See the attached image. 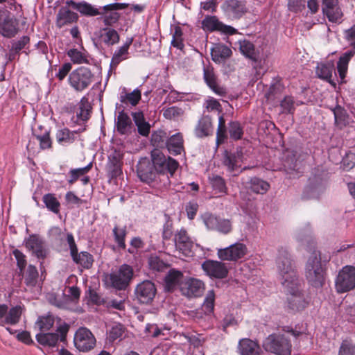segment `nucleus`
<instances>
[{"label":"nucleus","instance_id":"53","mask_svg":"<svg viewBox=\"0 0 355 355\" xmlns=\"http://www.w3.org/2000/svg\"><path fill=\"white\" fill-rule=\"evenodd\" d=\"M228 132L233 140H239L243 135V128L239 121H231L228 123Z\"/></svg>","mask_w":355,"mask_h":355},{"label":"nucleus","instance_id":"11","mask_svg":"<svg viewBox=\"0 0 355 355\" xmlns=\"http://www.w3.org/2000/svg\"><path fill=\"white\" fill-rule=\"evenodd\" d=\"M327 178L320 175L310 178L309 184L304 189L303 198L306 199L320 198L327 188Z\"/></svg>","mask_w":355,"mask_h":355},{"label":"nucleus","instance_id":"61","mask_svg":"<svg viewBox=\"0 0 355 355\" xmlns=\"http://www.w3.org/2000/svg\"><path fill=\"white\" fill-rule=\"evenodd\" d=\"M214 302L215 293L214 290H210L207 293L202 304V309L207 314H209L214 311Z\"/></svg>","mask_w":355,"mask_h":355},{"label":"nucleus","instance_id":"7","mask_svg":"<svg viewBox=\"0 0 355 355\" xmlns=\"http://www.w3.org/2000/svg\"><path fill=\"white\" fill-rule=\"evenodd\" d=\"M284 291L287 293L288 309L291 312L300 311L304 309L308 305L304 293L300 288V282H295L288 285V286H283Z\"/></svg>","mask_w":355,"mask_h":355},{"label":"nucleus","instance_id":"17","mask_svg":"<svg viewBox=\"0 0 355 355\" xmlns=\"http://www.w3.org/2000/svg\"><path fill=\"white\" fill-rule=\"evenodd\" d=\"M221 8L225 15L231 19H239L248 11L245 1L241 0H226Z\"/></svg>","mask_w":355,"mask_h":355},{"label":"nucleus","instance_id":"14","mask_svg":"<svg viewBox=\"0 0 355 355\" xmlns=\"http://www.w3.org/2000/svg\"><path fill=\"white\" fill-rule=\"evenodd\" d=\"M73 341L76 347L82 352L91 350L96 345L95 337L85 327H81L76 332Z\"/></svg>","mask_w":355,"mask_h":355},{"label":"nucleus","instance_id":"44","mask_svg":"<svg viewBox=\"0 0 355 355\" xmlns=\"http://www.w3.org/2000/svg\"><path fill=\"white\" fill-rule=\"evenodd\" d=\"M250 188L254 193L263 195L268 191L270 188V184L268 182L262 179L252 178L250 180Z\"/></svg>","mask_w":355,"mask_h":355},{"label":"nucleus","instance_id":"1","mask_svg":"<svg viewBox=\"0 0 355 355\" xmlns=\"http://www.w3.org/2000/svg\"><path fill=\"white\" fill-rule=\"evenodd\" d=\"M276 265L282 286L300 282L292 257L286 248L278 250Z\"/></svg>","mask_w":355,"mask_h":355},{"label":"nucleus","instance_id":"30","mask_svg":"<svg viewBox=\"0 0 355 355\" xmlns=\"http://www.w3.org/2000/svg\"><path fill=\"white\" fill-rule=\"evenodd\" d=\"M22 276L26 286L29 288H33L37 286H40L39 282V272L37 268L29 264L28 267L22 271Z\"/></svg>","mask_w":355,"mask_h":355},{"label":"nucleus","instance_id":"56","mask_svg":"<svg viewBox=\"0 0 355 355\" xmlns=\"http://www.w3.org/2000/svg\"><path fill=\"white\" fill-rule=\"evenodd\" d=\"M67 55L73 64H88L89 60L85 53H82L76 49H71L67 51Z\"/></svg>","mask_w":355,"mask_h":355},{"label":"nucleus","instance_id":"13","mask_svg":"<svg viewBox=\"0 0 355 355\" xmlns=\"http://www.w3.org/2000/svg\"><path fill=\"white\" fill-rule=\"evenodd\" d=\"M202 220L209 230L216 231L222 234H228L232 230V222L229 219L216 216L211 214L202 216Z\"/></svg>","mask_w":355,"mask_h":355},{"label":"nucleus","instance_id":"43","mask_svg":"<svg viewBox=\"0 0 355 355\" xmlns=\"http://www.w3.org/2000/svg\"><path fill=\"white\" fill-rule=\"evenodd\" d=\"M101 37L104 44L107 46H113L119 43L120 37L117 31L113 28H104Z\"/></svg>","mask_w":355,"mask_h":355},{"label":"nucleus","instance_id":"20","mask_svg":"<svg viewBox=\"0 0 355 355\" xmlns=\"http://www.w3.org/2000/svg\"><path fill=\"white\" fill-rule=\"evenodd\" d=\"M26 248L38 259H44L47 255L44 241L37 235L32 234L26 241Z\"/></svg>","mask_w":355,"mask_h":355},{"label":"nucleus","instance_id":"39","mask_svg":"<svg viewBox=\"0 0 355 355\" xmlns=\"http://www.w3.org/2000/svg\"><path fill=\"white\" fill-rule=\"evenodd\" d=\"M334 71V63L332 62H327L318 64L316 67L315 72L319 78L331 83V78Z\"/></svg>","mask_w":355,"mask_h":355},{"label":"nucleus","instance_id":"3","mask_svg":"<svg viewBox=\"0 0 355 355\" xmlns=\"http://www.w3.org/2000/svg\"><path fill=\"white\" fill-rule=\"evenodd\" d=\"M137 173L140 180L152 187H167L171 184L168 177H159L155 170L153 162L147 158H142L137 166Z\"/></svg>","mask_w":355,"mask_h":355},{"label":"nucleus","instance_id":"40","mask_svg":"<svg viewBox=\"0 0 355 355\" xmlns=\"http://www.w3.org/2000/svg\"><path fill=\"white\" fill-rule=\"evenodd\" d=\"M141 98V91L139 89H135L132 92H125V88H123L120 96V101L125 105H131L135 106L138 104Z\"/></svg>","mask_w":355,"mask_h":355},{"label":"nucleus","instance_id":"19","mask_svg":"<svg viewBox=\"0 0 355 355\" xmlns=\"http://www.w3.org/2000/svg\"><path fill=\"white\" fill-rule=\"evenodd\" d=\"M174 243L175 249L186 257L192 256L193 243L189 237L187 231L181 229L175 234Z\"/></svg>","mask_w":355,"mask_h":355},{"label":"nucleus","instance_id":"59","mask_svg":"<svg viewBox=\"0 0 355 355\" xmlns=\"http://www.w3.org/2000/svg\"><path fill=\"white\" fill-rule=\"evenodd\" d=\"M78 110L79 111L76 112L77 119L83 121H87L89 118L91 106L89 105L87 100H81Z\"/></svg>","mask_w":355,"mask_h":355},{"label":"nucleus","instance_id":"41","mask_svg":"<svg viewBox=\"0 0 355 355\" xmlns=\"http://www.w3.org/2000/svg\"><path fill=\"white\" fill-rule=\"evenodd\" d=\"M355 50L347 51L345 52L339 58L337 62V69L341 79L345 78L347 71V66L350 59L354 55Z\"/></svg>","mask_w":355,"mask_h":355},{"label":"nucleus","instance_id":"2","mask_svg":"<svg viewBox=\"0 0 355 355\" xmlns=\"http://www.w3.org/2000/svg\"><path fill=\"white\" fill-rule=\"evenodd\" d=\"M305 277L313 287L319 288L325 282V270L322 263L320 252L314 250L308 258L305 266Z\"/></svg>","mask_w":355,"mask_h":355},{"label":"nucleus","instance_id":"35","mask_svg":"<svg viewBox=\"0 0 355 355\" xmlns=\"http://www.w3.org/2000/svg\"><path fill=\"white\" fill-rule=\"evenodd\" d=\"M283 161V166L288 174H293L299 171L296 153L293 150H286Z\"/></svg>","mask_w":355,"mask_h":355},{"label":"nucleus","instance_id":"4","mask_svg":"<svg viewBox=\"0 0 355 355\" xmlns=\"http://www.w3.org/2000/svg\"><path fill=\"white\" fill-rule=\"evenodd\" d=\"M152 162L159 177H173L179 167V163L171 157H166L157 149L151 152Z\"/></svg>","mask_w":355,"mask_h":355},{"label":"nucleus","instance_id":"5","mask_svg":"<svg viewBox=\"0 0 355 355\" xmlns=\"http://www.w3.org/2000/svg\"><path fill=\"white\" fill-rule=\"evenodd\" d=\"M263 349L276 355H291L292 344L291 340L281 333L269 335L263 342Z\"/></svg>","mask_w":355,"mask_h":355},{"label":"nucleus","instance_id":"18","mask_svg":"<svg viewBox=\"0 0 355 355\" xmlns=\"http://www.w3.org/2000/svg\"><path fill=\"white\" fill-rule=\"evenodd\" d=\"M203 271L211 278L223 279L228 275L226 265L218 261L206 260L202 263Z\"/></svg>","mask_w":355,"mask_h":355},{"label":"nucleus","instance_id":"48","mask_svg":"<svg viewBox=\"0 0 355 355\" xmlns=\"http://www.w3.org/2000/svg\"><path fill=\"white\" fill-rule=\"evenodd\" d=\"M76 132H71L68 128L60 129L56 132V139L59 144H71L76 139Z\"/></svg>","mask_w":355,"mask_h":355},{"label":"nucleus","instance_id":"10","mask_svg":"<svg viewBox=\"0 0 355 355\" xmlns=\"http://www.w3.org/2000/svg\"><path fill=\"white\" fill-rule=\"evenodd\" d=\"M157 293L155 284L150 280L138 284L134 291L135 300L141 304H150Z\"/></svg>","mask_w":355,"mask_h":355},{"label":"nucleus","instance_id":"9","mask_svg":"<svg viewBox=\"0 0 355 355\" xmlns=\"http://www.w3.org/2000/svg\"><path fill=\"white\" fill-rule=\"evenodd\" d=\"M134 275L132 268L128 264L121 265L117 271L109 275L111 286L118 290H125L130 284Z\"/></svg>","mask_w":355,"mask_h":355},{"label":"nucleus","instance_id":"23","mask_svg":"<svg viewBox=\"0 0 355 355\" xmlns=\"http://www.w3.org/2000/svg\"><path fill=\"white\" fill-rule=\"evenodd\" d=\"M123 155L114 150L108 157L107 171L111 178H116L122 174Z\"/></svg>","mask_w":355,"mask_h":355},{"label":"nucleus","instance_id":"6","mask_svg":"<svg viewBox=\"0 0 355 355\" xmlns=\"http://www.w3.org/2000/svg\"><path fill=\"white\" fill-rule=\"evenodd\" d=\"M94 80V75L86 67H79L73 70L69 76L68 81L69 85L78 92L87 89Z\"/></svg>","mask_w":355,"mask_h":355},{"label":"nucleus","instance_id":"28","mask_svg":"<svg viewBox=\"0 0 355 355\" xmlns=\"http://www.w3.org/2000/svg\"><path fill=\"white\" fill-rule=\"evenodd\" d=\"M165 148L173 156L180 155L184 152V139L182 133L178 132L171 137H168Z\"/></svg>","mask_w":355,"mask_h":355},{"label":"nucleus","instance_id":"57","mask_svg":"<svg viewBox=\"0 0 355 355\" xmlns=\"http://www.w3.org/2000/svg\"><path fill=\"white\" fill-rule=\"evenodd\" d=\"M34 136L40 143V147L42 150H46L51 148L52 141L50 137V131L44 130L42 133H34Z\"/></svg>","mask_w":355,"mask_h":355},{"label":"nucleus","instance_id":"31","mask_svg":"<svg viewBox=\"0 0 355 355\" xmlns=\"http://www.w3.org/2000/svg\"><path fill=\"white\" fill-rule=\"evenodd\" d=\"M239 349L241 355H261L259 344L250 339L243 338L239 343Z\"/></svg>","mask_w":355,"mask_h":355},{"label":"nucleus","instance_id":"33","mask_svg":"<svg viewBox=\"0 0 355 355\" xmlns=\"http://www.w3.org/2000/svg\"><path fill=\"white\" fill-rule=\"evenodd\" d=\"M134 123L137 127L139 135L142 136H148L150 132V125L144 118L142 111L132 112L131 114Z\"/></svg>","mask_w":355,"mask_h":355},{"label":"nucleus","instance_id":"52","mask_svg":"<svg viewBox=\"0 0 355 355\" xmlns=\"http://www.w3.org/2000/svg\"><path fill=\"white\" fill-rule=\"evenodd\" d=\"M42 200L49 211L54 214L60 212V203L53 194H45L42 198Z\"/></svg>","mask_w":355,"mask_h":355},{"label":"nucleus","instance_id":"21","mask_svg":"<svg viewBox=\"0 0 355 355\" xmlns=\"http://www.w3.org/2000/svg\"><path fill=\"white\" fill-rule=\"evenodd\" d=\"M125 7V4L119 3H114L104 6L103 7L104 12H102V15H104V24L107 26H111L116 23L120 17L117 10L124 9Z\"/></svg>","mask_w":355,"mask_h":355},{"label":"nucleus","instance_id":"34","mask_svg":"<svg viewBox=\"0 0 355 355\" xmlns=\"http://www.w3.org/2000/svg\"><path fill=\"white\" fill-rule=\"evenodd\" d=\"M213 133L211 120L208 116H203L199 121L195 128V134L198 137H204Z\"/></svg>","mask_w":355,"mask_h":355},{"label":"nucleus","instance_id":"60","mask_svg":"<svg viewBox=\"0 0 355 355\" xmlns=\"http://www.w3.org/2000/svg\"><path fill=\"white\" fill-rule=\"evenodd\" d=\"M227 129L225 126V120L223 116H220L218 119V125L216 132V144L219 146L223 144L227 138Z\"/></svg>","mask_w":355,"mask_h":355},{"label":"nucleus","instance_id":"58","mask_svg":"<svg viewBox=\"0 0 355 355\" xmlns=\"http://www.w3.org/2000/svg\"><path fill=\"white\" fill-rule=\"evenodd\" d=\"M128 54V50L121 46L114 53L111 60L110 67L116 68L121 62L127 59Z\"/></svg>","mask_w":355,"mask_h":355},{"label":"nucleus","instance_id":"12","mask_svg":"<svg viewBox=\"0 0 355 355\" xmlns=\"http://www.w3.org/2000/svg\"><path fill=\"white\" fill-rule=\"evenodd\" d=\"M355 288V267L346 266L339 272L336 279L338 293L348 292Z\"/></svg>","mask_w":355,"mask_h":355},{"label":"nucleus","instance_id":"15","mask_svg":"<svg viewBox=\"0 0 355 355\" xmlns=\"http://www.w3.org/2000/svg\"><path fill=\"white\" fill-rule=\"evenodd\" d=\"M321 9L324 16L327 17L330 22L341 23L343 12L338 0H322Z\"/></svg>","mask_w":355,"mask_h":355},{"label":"nucleus","instance_id":"64","mask_svg":"<svg viewBox=\"0 0 355 355\" xmlns=\"http://www.w3.org/2000/svg\"><path fill=\"white\" fill-rule=\"evenodd\" d=\"M338 355H355V345L343 340L339 349Z\"/></svg>","mask_w":355,"mask_h":355},{"label":"nucleus","instance_id":"8","mask_svg":"<svg viewBox=\"0 0 355 355\" xmlns=\"http://www.w3.org/2000/svg\"><path fill=\"white\" fill-rule=\"evenodd\" d=\"M69 330V325L64 322L57 327L55 333L40 332L37 334L36 340L42 346L55 347L59 340L64 343L66 342Z\"/></svg>","mask_w":355,"mask_h":355},{"label":"nucleus","instance_id":"22","mask_svg":"<svg viewBox=\"0 0 355 355\" xmlns=\"http://www.w3.org/2000/svg\"><path fill=\"white\" fill-rule=\"evenodd\" d=\"M203 76L205 82L216 94L221 96H225L226 89L218 84L217 76L212 67L204 68Z\"/></svg>","mask_w":355,"mask_h":355},{"label":"nucleus","instance_id":"47","mask_svg":"<svg viewBox=\"0 0 355 355\" xmlns=\"http://www.w3.org/2000/svg\"><path fill=\"white\" fill-rule=\"evenodd\" d=\"M202 28L204 31L213 32L219 31L222 22L216 16H206L202 21Z\"/></svg>","mask_w":355,"mask_h":355},{"label":"nucleus","instance_id":"36","mask_svg":"<svg viewBox=\"0 0 355 355\" xmlns=\"http://www.w3.org/2000/svg\"><path fill=\"white\" fill-rule=\"evenodd\" d=\"M239 44L240 51L243 55L252 61H257L259 52L256 50L252 42L248 40H243L239 41Z\"/></svg>","mask_w":355,"mask_h":355},{"label":"nucleus","instance_id":"26","mask_svg":"<svg viewBox=\"0 0 355 355\" xmlns=\"http://www.w3.org/2000/svg\"><path fill=\"white\" fill-rule=\"evenodd\" d=\"M66 5L69 7H71L78 11L81 15L87 17H94L103 14L99 9L94 7L92 4L85 1L75 2L73 0H68L66 1Z\"/></svg>","mask_w":355,"mask_h":355},{"label":"nucleus","instance_id":"16","mask_svg":"<svg viewBox=\"0 0 355 355\" xmlns=\"http://www.w3.org/2000/svg\"><path fill=\"white\" fill-rule=\"evenodd\" d=\"M247 253L245 245L241 243H236L229 247L219 249L217 255L223 261H237L244 257Z\"/></svg>","mask_w":355,"mask_h":355},{"label":"nucleus","instance_id":"42","mask_svg":"<svg viewBox=\"0 0 355 355\" xmlns=\"http://www.w3.org/2000/svg\"><path fill=\"white\" fill-rule=\"evenodd\" d=\"M17 32L16 21L6 18L2 22H0V33L5 37H13Z\"/></svg>","mask_w":355,"mask_h":355},{"label":"nucleus","instance_id":"45","mask_svg":"<svg viewBox=\"0 0 355 355\" xmlns=\"http://www.w3.org/2000/svg\"><path fill=\"white\" fill-rule=\"evenodd\" d=\"M21 313L22 311L20 306H16L11 308L9 311L8 310V313L3 320V325L6 324L14 325L18 323L20 320Z\"/></svg>","mask_w":355,"mask_h":355},{"label":"nucleus","instance_id":"54","mask_svg":"<svg viewBox=\"0 0 355 355\" xmlns=\"http://www.w3.org/2000/svg\"><path fill=\"white\" fill-rule=\"evenodd\" d=\"M162 111L164 118L173 121L179 120L184 113V111L178 106H171L167 108H164Z\"/></svg>","mask_w":355,"mask_h":355},{"label":"nucleus","instance_id":"24","mask_svg":"<svg viewBox=\"0 0 355 355\" xmlns=\"http://www.w3.org/2000/svg\"><path fill=\"white\" fill-rule=\"evenodd\" d=\"M243 153L241 148H237L234 152L225 150L223 154V164L231 172L236 171L241 166L243 162Z\"/></svg>","mask_w":355,"mask_h":355},{"label":"nucleus","instance_id":"50","mask_svg":"<svg viewBox=\"0 0 355 355\" xmlns=\"http://www.w3.org/2000/svg\"><path fill=\"white\" fill-rule=\"evenodd\" d=\"M168 135L164 130H158L151 135V143L156 148H164L167 144Z\"/></svg>","mask_w":355,"mask_h":355},{"label":"nucleus","instance_id":"55","mask_svg":"<svg viewBox=\"0 0 355 355\" xmlns=\"http://www.w3.org/2000/svg\"><path fill=\"white\" fill-rule=\"evenodd\" d=\"M92 167V163L90 162L86 166L78 168H73L69 171V179H68V182L70 184H73L80 176L84 175L87 173Z\"/></svg>","mask_w":355,"mask_h":355},{"label":"nucleus","instance_id":"38","mask_svg":"<svg viewBox=\"0 0 355 355\" xmlns=\"http://www.w3.org/2000/svg\"><path fill=\"white\" fill-rule=\"evenodd\" d=\"M183 277L182 273L175 269L168 271L164 278L165 288L168 291H172L180 284Z\"/></svg>","mask_w":355,"mask_h":355},{"label":"nucleus","instance_id":"32","mask_svg":"<svg viewBox=\"0 0 355 355\" xmlns=\"http://www.w3.org/2000/svg\"><path fill=\"white\" fill-rule=\"evenodd\" d=\"M115 126L120 135H126L132 128V123L129 116L124 112V110L119 112L117 119L115 121Z\"/></svg>","mask_w":355,"mask_h":355},{"label":"nucleus","instance_id":"62","mask_svg":"<svg viewBox=\"0 0 355 355\" xmlns=\"http://www.w3.org/2000/svg\"><path fill=\"white\" fill-rule=\"evenodd\" d=\"M213 189L218 193H226L227 187L225 180L218 175H215L210 179Z\"/></svg>","mask_w":355,"mask_h":355},{"label":"nucleus","instance_id":"29","mask_svg":"<svg viewBox=\"0 0 355 355\" xmlns=\"http://www.w3.org/2000/svg\"><path fill=\"white\" fill-rule=\"evenodd\" d=\"M232 51L230 47L222 43L215 44L211 49V55L214 62L222 63L231 57Z\"/></svg>","mask_w":355,"mask_h":355},{"label":"nucleus","instance_id":"27","mask_svg":"<svg viewBox=\"0 0 355 355\" xmlns=\"http://www.w3.org/2000/svg\"><path fill=\"white\" fill-rule=\"evenodd\" d=\"M67 6L66 5L60 8L56 15V26L60 28L75 23L78 19V15L70 10Z\"/></svg>","mask_w":355,"mask_h":355},{"label":"nucleus","instance_id":"63","mask_svg":"<svg viewBox=\"0 0 355 355\" xmlns=\"http://www.w3.org/2000/svg\"><path fill=\"white\" fill-rule=\"evenodd\" d=\"M182 34V28L178 26H175L174 28V33H173L171 45L180 50L184 48Z\"/></svg>","mask_w":355,"mask_h":355},{"label":"nucleus","instance_id":"37","mask_svg":"<svg viewBox=\"0 0 355 355\" xmlns=\"http://www.w3.org/2000/svg\"><path fill=\"white\" fill-rule=\"evenodd\" d=\"M71 257L74 263L85 269H90L93 266V256L88 252L82 251L79 253L76 252Z\"/></svg>","mask_w":355,"mask_h":355},{"label":"nucleus","instance_id":"51","mask_svg":"<svg viewBox=\"0 0 355 355\" xmlns=\"http://www.w3.org/2000/svg\"><path fill=\"white\" fill-rule=\"evenodd\" d=\"M113 235L115 242L117 243V246L119 249L125 250L126 245L125 243V236L127 234L126 227H119L115 226L113 228Z\"/></svg>","mask_w":355,"mask_h":355},{"label":"nucleus","instance_id":"46","mask_svg":"<svg viewBox=\"0 0 355 355\" xmlns=\"http://www.w3.org/2000/svg\"><path fill=\"white\" fill-rule=\"evenodd\" d=\"M54 322V317L51 314H48L39 316L35 322V325L39 328L41 332H44L50 330L53 327Z\"/></svg>","mask_w":355,"mask_h":355},{"label":"nucleus","instance_id":"25","mask_svg":"<svg viewBox=\"0 0 355 355\" xmlns=\"http://www.w3.org/2000/svg\"><path fill=\"white\" fill-rule=\"evenodd\" d=\"M204 283L202 281L191 278L188 279L184 285L181 288L182 294L188 297L200 296L204 289Z\"/></svg>","mask_w":355,"mask_h":355},{"label":"nucleus","instance_id":"49","mask_svg":"<svg viewBox=\"0 0 355 355\" xmlns=\"http://www.w3.org/2000/svg\"><path fill=\"white\" fill-rule=\"evenodd\" d=\"M148 263L150 270L157 272H162L168 267V265L165 261L155 254H151L149 257Z\"/></svg>","mask_w":355,"mask_h":355}]
</instances>
